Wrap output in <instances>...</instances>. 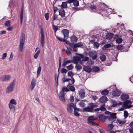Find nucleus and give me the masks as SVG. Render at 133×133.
<instances>
[{
	"mask_svg": "<svg viewBox=\"0 0 133 133\" xmlns=\"http://www.w3.org/2000/svg\"><path fill=\"white\" fill-rule=\"evenodd\" d=\"M76 55H78V56H74V60L79 61L81 60V58H83V55L82 54H79L77 53H76Z\"/></svg>",
	"mask_w": 133,
	"mask_h": 133,
	"instance_id": "obj_17",
	"label": "nucleus"
},
{
	"mask_svg": "<svg viewBox=\"0 0 133 133\" xmlns=\"http://www.w3.org/2000/svg\"><path fill=\"white\" fill-rule=\"evenodd\" d=\"M72 64H71L67 66L66 67L67 69H68V70H71L73 69L74 67V66Z\"/></svg>",
	"mask_w": 133,
	"mask_h": 133,
	"instance_id": "obj_40",
	"label": "nucleus"
},
{
	"mask_svg": "<svg viewBox=\"0 0 133 133\" xmlns=\"http://www.w3.org/2000/svg\"><path fill=\"white\" fill-rule=\"evenodd\" d=\"M124 116L125 118H127L128 116V112L126 110H125L124 111Z\"/></svg>",
	"mask_w": 133,
	"mask_h": 133,
	"instance_id": "obj_52",
	"label": "nucleus"
},
{
	"mask_svg": "<svg viewBox=\"0 0 133 133\" xmlns=\"http://www.w3.org/2000/svg\"><path fill=\"white\" fill-rule=\"evenodd\" d=\"M100 58L101 61H104L106 60V57L105 55H103L101 56Z\"/></svg>",
	"mask_w": 133,
	"mask_h": 133,
	"instance_id": "obj_37",
	"label": "nucleus"
},
{
	"mask_svg": "<svg viewBox=\"0 0 133 133\" xmlns=\"http://www.w3.org/2000/svg\"><path fill=\"white\" fill-rule=\"evenodd\" d=\"M97 117H95L93 116H92L89 117L88 118V123L90 125H93L96 126H98V124L96 122L92 121H93L95 120L98 118Z\"/></svg>",
	"mask_w": 133,
	"mask_h": 133,
	"instance_id": "obj_1",
	"label": "nucleus"
},
{
	"mask_svg": "<svg viewBox=\"0 0 133 133\" xmlns=\"http://www.w3.org/2000/svg\"><path fill=\"white\" fill-rule=\"evenodd\" d=\"M40 52V50H39L35 54V55L34 56V57L35 59H36L38 58Z\"/></svg>",
	"mask_w": 133,
	"mask_h": 133,
	"instance_id": "obj_44",
	"label": "nucleus"
},
{
	"mask_svg": "<svg viewBox=\"0 0 133 133\" xmlns=\"http://www.w3.org/2000/svg\"><path fill=\"white\" fill-rule=\"evenodd\" d=\"M69 45L71 48H76L75 44L70 43H69Z\"/></svg>",
	"mask_w": 133,
	"mask_h": 133,
	"instance_id": "obj_51",
	"label": "nucleus"
},
{
	"mask_svg": "<svg viewBox=\"0 0 133 133\" xmlns=\"http://www.w3.org/2000/svg\"><path fill=\"white\" fill-rule=\"evenodd\" d=\"M24 8V4H23L21 10V11L20 14L21 23V24H22V21H23V14Z\"/></svg>",
	"mask_w": 133,
	"mask_h": 133,
	"instance_id": "obj_18",
	"label": "nucleus"
},
{
	"mask_svg": "<svg viewBox=\"0 0 133 133\" xmlns=\"http://www.w3.org/2000/svg\"><path fill=\"white\" fill-rule=\"evenodd\" d=\"M74 105H76V104L70 103L68 104L67 111L68 113L70 114H71L72 112V108H74Z\"/></svg>",
	"mask_w": 133,
	"mask_h": 133,
	"instance_id": "obj_5",
	"label": "nucleus"
},
{
	"mask_svg": "<svg viewBox=\"0 0 133 133\" xmlns=\"http://www.w3.org/2000/svg\"><path fill=\"white\" fill-rule=\"evenodd\" d=\"M74 115L76 116L79 117L80 116V115L78 114V112L80 111V109L77 108L76 105L74 106Z\"/></svg>",
	"mask_w": 133,
	"mask_h": 133,
	"instance_id": "obj_13",
	"label": "nucleus"
},
{
	"mask_svg": "<svg viewBox=\"0 0 133 133\" xmlns=\"http://www.w3.org/2000/svg\"><path fill=\"white\" fill-rule=\"evenodd\" d=\"M49 14L48 13H46L45 15V17L47 20H48L49 18Z\"/></svg>",
	"mask_w": 133,
	"mask_h": 133,
	"instance_id": "obj_54",
	"label": "nucleus"
},
{
	"mask_svg": "<svg viewBox=\"0 0 133 133\" xmlns=\"http://www.w3.org/2000/svg\"><path fill=\"white\" fill-rule=\"evenodd\" d=\"M132 102L130 100H126L124 102L123 105L125 109H127L131 108L132 107L131 105H128V104H132Z\"/></svg>",
	"mask_w": 133,
	"mask_h": 133,
	"instance_id": "obj_7",
	"label": "nucleus"
},
{
	"mask_svg": "<svg viewBox=\"0 0 133 133\" xmlns=\"http://www.w3.org/2000/svg\"><path fill=\"white\" fill-rule=\"evenodd\" d=\"M114 127V126L112 123H111V124L108 125V127L109 131L111 130H112Z\"/></svg>",
	"mask_w": 133,
	"mask_h": 133,
	"instance_id": "obj_39",
	"label": "nucleus"
},
{
	"mask_svg": "<svg viewBox=\"0 0 133 133\" xmlns=\"http://www.w3.org/2000/svg\"><path fill=\"white\" fill-rule=\"evenodd\" d=\"M97 52L96 51H94L90 52L89 53V56L92 58L93 59H95L97 58Z\"/></svg>",
	"mask_w": 133,
	"mask_h": 133,
	"instance_id": "obj_10",
	"label": "nucleus"
},
{
	"mask_svg": "<svg viewBox=\"0 0 133 133\" xmlns=\"http://www.w3.org/2000/svg\"><path fill=\"white\" fill-rule=\"evenodd\" d=\"M66 52L67 55L68 56L70 55L71 54V52L70 51L67 50H66Z\"/></svg>",
	"mask_w": 133,
	"mask_h": 133,
	"instance_id": "obj_61",
	"label": "nucleus"
},
{
	"mask_svg": "<svg viewBox=\"0 0 133 133\" xmlns=\"http://www.w3.org/2000/svg\"><path fill=\"white\" fill-rule=\"evenodd\" d=\"M67 7V3L66 2H63L62 5H61L62 8H66Z\"/></svg>",
	"mask_w": 133,
	"mask_h": 133,
	"instance_id": "obj_34",
	"label": "nucleus"
},
{
	"mask_svg": "<svg viewBox=\"0 0 133 133\" xmlns=\"http://www.w3.org/2000/svg\"><path fill=\"white\" fill-rule=\"evenodd\" d=\"M73 3L75 6L77 7L79 5V2L77 0H74Z\"/></svg>",
	"mask_w": 133,
	"mask_h": 133,
	"instance_id": "obj_33",
	"label": "nucleus"
},
{
	"mask_svg": "<svg viewBox=\"0 0 133 133\" xmlns=\"http://www.w3.org/2000/svg\"><path fill=\"white\" fill-rule=\"evenodd\" d=\"M17 103V102L15 99H12L10 101L9 104V107L12 112H15V107L14 105H16Z\"/></svg>",
	"mask_w": 133,
	"mask_h": 133,
	"instance_id": "obj_4",
	"label": "nucleus"
},
{
	"mask_svg": "<svg viewBox=\"0 0 133 133\" xmlns=\"http://www.w3.org/2000/svg\"><path fill=\"white\" fill-rule=\"evenodd\" d=\"M53 28L55 32H56L58 29V27L54 25L53 26Z\"/></svg>",
	"mask_w": 133,
	"mask_h": 133,
	"instance_id": "obj_56",
	"label": "nucleus"
},
{
	"mask_svg": "<svg viewBox=\"0 0 133 133\" xmlns=\"http://www.w3.org/2000/svg\"><path fill=\"white\" fill-rule=\"evenodd\" d=\"M121 98L123 101H125L128 99L129 97V95L127 94L123 93L121 96Z\"/></svg>",
	"mask_w": 133,
	"mask_h": 133,
	"instance_id": "obj_16",
	"label": "nucleus"
},
{
	"mask_svg": "<svg viewBox=\"0 0 133 133\" xmlns=\"http://www.w3.org/2000/svg\"><path fill=\"white\" fill-rule=\"evenodd\" d=\"M41 67L40 66H39L38 68V69L37 71V77L39 76V75L41 72Z\"/></svg>",
	"mask_w": 133,
	"mask_h": 133,
	"instance_id": "obj_38",
	"label": "nucleus"
},
{
	"mask_svg": "<svg viewBox=\"0 0 133 133\" xmlns=\"http://www.w3.org/2000/svg\"><path fill=\"white\" fill-rule=\"evenodd\" d=\"M90 105V107L89 106H88L84 109V110L85 111L92 112L93 111L94 108H97L98 107V105L95 104L93 103H91Z\"/></svg>",
	"mask_w": 133,
	"mask_h": 133,
	"instance_id": "obj_2",
	"label": "nucleus"
},
{
	"mask_svg": "<svg viewBox=\"0 0 133 133\" xmlns=\"http://www.w3.org/2000/svg\"><path fill=\"white\" fill-rule=\"evenodd\" d=\"M107 98L105 96L101 97L99 99V101L102 103H104L107 101Z\"/></svg>",
	"mask_w": 133,
	"mask_h": 133,
	"instance_id": "obj_21",
	"label": "nucleus"
},
{
	"mask_svg": "<svg viewBox=\"0 0 133 133\" xmlns=\"http://www.w3.org/2000/svg\"><path fill=\"white\" fill-rule=\"evenodd\" d=\"M62 32L64 35V38H67L68 37L69 31L68 30L64 29L62 31Z\"/></svg>",
	"mask_w": 133,
	"mask_h": 133,
	"instance_id": "obj_15",
	"label": "nucleus"
},
{
	"mask_svg": "<svg viewBox=\"0 0 133 133\" xmlns=\"http://www.w3.org/2000/svg\"><path fill=\"white\" fill-rule=\"evenodd\" d=\"M116 115V113H112L110 114V116L109 117L108 120L109 121H112L111 123H112L115 119L117 118Z\"/></svg>",
	"mask_w": 133,
	"mask_h": 133,
	"instance_id": "obj_9",
	"label": "nucleus"
},
{
	"mask_svg": "<svg viewBox=\"0 0 133 133\" xmlns=\"http://www.w3.org/2000/svg\"><path fill=\"white\" fill-rule=\"evenodd\" d=\"M90 43H94V45L96 48H98L99 46V43L94 42V40H91Z\"/></svg>",
	"mask_w": 133,
	"mask_h": 133,
	"instance_id": "obj_27",
	"label": "nucleus"
},
{
	"mask_svg": "<svg viewBox=\"0 0 133 133\" xmlns=\"http://www.w3.org/2000/svg\"><path fill=\"white\" fill-rule=\"evenodd\" d=\"M109 91L107 90H104L101 92V93L104 95H107L109 93Z\"/></svg>",
	"mask_w": 133,
	"mask_h": 133,
	"instance_id": "obj_36",
	"label": "nucleus"
},
{
	"mask_svg": "<svg viewBox=\"0 0 133 133\" xmlns=\"http://www.w3.org/2000/svg\"><path fill=\"white\" fill-rule=\"evenodd\" d=\"M69 91V89L68 88H67V87H64L62 89V90L60 92L61 93L64 94V92H67Z\"/></svg>",
	"mask_w": 133,
	"mask_h": 133,
	"instance_id": "obj_32",
	"label": "nucleus"
},
{
	"mask_svg": "<svg viewBox=\"0 0 133 133\" xmlns=\"http://www.w3.org/2000/svg\"><path fill=\"white\" fill-rule=\"evenodd\" d=\"M99 118L101 121L104 122L106 118L104 116L101 115L99 116Z\"/></svg>",
	"mask_w": 133,
	"mask_h": 133,
	"instance_id": "obj_29",
	"label": "nucleus"
},
{
	"mask_svg": "<svg viewBox=\"0 0 133 133\" xmlns=\"http://www.w3.org/2000/svg\"><path fill=\"white\" fill-rule=\"evenodd\" d=\"M113 34L111 33H109L107 34L106 38L108 40H110L113 37Z\"/></svg>",
	"mask_w": 133,
	"mask_h": 133,
	"instance_id": "obj_26",
	"label": "nucleus"
},
{
	"mask_svg": "<svg viewBox=\"0 0 133 133\" xmlns=\"http://www.w3.org/2000/svg\"><path fill=\"white\" fill-rule=\"evenodd\" d=\"M118 123L121 124V125H124L126 122L125 121L121 120L119 119H118L117 120Z\"/></svg>",
	"mask_w": 133,
	"mask_h": 133,
	"instance_id": "obj_31",
	"label": "nucleus"
},
{
	"mask_svg": "<svg viewBox=\"0 0 133 133\" xmlns=\"http://www.w3.org/2000/svg\"><path fill=\"white\" fill-rule=\"evenodd\" d=\"M83 45V43L82 42H79L78 43L75 44L76 48L82 46Z\"/></svg>",
	"mask_w": 133,
	"mask_h": 133,
	"instance_id": "obj_30",
	"label": "nucleus"
},
{
	"mask_svg": "<svg viewBox=\"0 0 133 133\" xmlns=\"http://www.w3.org/2000/svg\"><path fill=\"white\" fill-rule=\"evenodd\" d=\"M59 15L62 17H64L65 16V12L64 9H61L59 10Z\"/></svg>",
	"mask_w": 133,
	"mask_h": 133,
	"instance_id": "obj_20",
	"label": "nucleus"
},
{
	"mask_svg": "<svg viewBox=\"0 0 133 133\" xmlns=\"http://www.w3.org/2000/svg\"><path fill=\"white\" fill-rule=\"evenodd\" d=\"M82 61H88L89 59V57H83V58H82Z\"/></svg>",
	"mask_w": 133,
	"mask_h": 133,
	"instance_id": "obj_50",
	"label": "nucleus"
},
{
	"mask_svg": "<svg viewBox=\"0 0 133 133\" xmlns=\"http://www.w3.org/2000/svg\"><path fill=\"white\" fill-rule=\"evenodd\" d=\"M71 79H66L64 77L62 79V81L63 82H65L69 81Z\"/></svg>",
	"mask_w": 133,
	"mask_h": 133,
	"instance_id": "obj_53",
	"label": "nucleus"
},
{
	"mask_svg": "<svg viewBox=\"0 0 133 133\" xmlns=\"http://www.w3.org/2000/svg\"><path fill=\"white\" fill-rule=\"evenodd\" d=\"M66 58H65L63 60V62L62 64V66L64 67L66 65L68 64L71 63H77L76 62H74V60H66Z\"/></svg>",
	"mask_w": 133,
	"mask_h": 133,
	"instance_id": "obj_12",
	"label": "nucleus"
},
{
	"mask_svg": "<svg viewBox=\"0 0 133 133\" xmlns=\"http://www.w3.org/2000/svg\"><path fill=\"white\" fill-rule=\"evenodd\" d=\"M100 108V110L101 111H105L106 110V109L103 106H102Z\"/></svg>",
	"mask_w": 133,
	"mask_h": 133,
	"instance_id": "obj_60",
	"label": "nucleus"
},
{
	"mask_svg": "<svg viewBox=\"0 0 133 133\" xmlns=\"http://www.w3.org/2000/svg\"><path fill=\"white\" fill-rule=\"evenodd\" d=\"M79 94L81 99H83L84 98L85 95V92L83 90H81L79 92Z\"/></svg>",
	"mask_w": 133,
	"mask_h": 133,
	"instance_id": "obj_24",
	"label": "nucleus"
},
{
	"mask_svg": "<svg viewBox=\"0 0 133 133\" xmlns=\"http://www.w3.org/2000/svg\"><path fill=\"white\" fill-rule=\"evenodd\" d=\"M41 43L42 46L43 47L44 45L45 38L43 30L42 28L41 29Z\"/></svg>",
	"mask_w": 133,
	"mask_h": 133,
	"instance_id": "obj_8",
	"label": "nucleus"
},
{
	"mask_svg": "<svg viewBox=\"0 0 133 133\" xmlns=\"http://www.w3.org/2000/svg\"><path fill=\"white\" fill-rule=\"evenodd\" d=\"M16 81V79H14L9 85V92H12L14 91Z\"/></svg>",
	"mask_w": 133,
	"mask_h": 133,
	"instance_id": "obj_6",
	"label": "nucleus"
},
{
	"mask_svg": "<svg viewBox=\"0 0 133 133\" xmlns=\"http://www.w3.org/2000/svg\"><path fill=\"white\" fill-rule=\"evenodd\" d=\"M116 42L118 44L121 43L122 41V38H118L116 40Z\"/></svg>",
	"mask_w": 133,
	"mask_h": 133,
	"instance_id": "obj_45",
	"label": "nucleus"
},
{
	"mask_svg": "<svg viewBox=\"0 0 133 133\" xmlns=\"http://www.w3.org/2000/svg\"><path fill=\"white\" fill-rule=\"evenodd\" d=\"M36 79L34 78H33L31 81V84L30 85V88L31 90H32L34 89L36 86Z\"/></svg>",
	"mask_w": 133,
	"mask_h": 133,
	"instance_id": "obj_14",
	"label": "nucleus"
},
{
	"mask_svg": "<svg viewBox=\"0 0 133 133\" xmlns=\"http://www.w3.org/2000/svg\"><path fill=\"white\" fill-rule=\"evenodd\" d=\"M68 76H70L71 78H73L74 73L72 71H70L68 72Z\"/></svg>",
	"mask_w": 133,
	"mask_h": 133,
	"instance_id": "obj_41",
	"label": "nucleus"
},
{
	"mask_svg": "<svg viewBox=\"0 0 133 133\" xmlns=\"http://www.w3.org/2000/svg\"><path fill=\"white\" fill-rule=\"evenodd\" d=\"M8 75H5L4 77V78L3 77H2L1 78L0 80L3 81H4L8 80Z\"/></svg>",
	"mask_w": 133,
	"mask_h": 133,
	"instance_id": "obj_35",
	"label": "nucleus"
},
{
	"mask_svg": "<svg viewBox=\"0 0 133 133\" xmlns=\"http://www.w3.org/2000/svg\"><path fill=\"white\" fill-rule=\"evenodd\" d=\"M99 70V67L97 66L94 67L92 68V70L95 72H97Z\"/></svg>",
	"mask_w": 133,
	"mask_h": 133,
	"instance_id": "obj_47",
	"label": "nucleus"
},
{
	"mask_svg": "<svg viewBox=\"0 0 133 133\" xmlns=\"http://www.w3.org/2000/svg\"><path fill=\"white\" fill-rule=\"evenodd\" d=\"M121 94V91L117 89L113 90L112 92V95L115 96H119Z\"/></svg>",
	"mask_w": 133,
	"mask_h": 133,
	"instance_id": "obj_11",
	"label": "nucleus"
},
{
	"mask_svg": "<svg viewBox=\"0 0 133 133\" xmlns=\"http://www.w3.org/2000/svg\"><path fill=\"white\" fill-rule=\"evenodd\" d=\"M57 38L59 41H61L62 42H65L66 43L68 44L70 43L69 42V41L66 40L65 39V38H62L61 37H59L57 36H56Z\"/></svg>",
	"mask_w": 133,
	"mask_h": 133,
	"instance_id": "obj_22",
	"label": "nucleus"
},
{
	"mask_svg": "<svg viewBox=\"0 0 133 133\" xmlns=\"http://www.w3.org/2000/svg\"><path fill=\"white\" fill-rule=\"evenodd\" d=\"M6 53H4L1 59H4L6 57Z\"/></svg>",
	"mask_w": 133,
	"mask_h": 133,
	"instance_id": "obj_59",
	"label": "nucleus"
},
{
	"mask_svg": "<svg viewBox=\"0 0 133 133\" xmlns=\"http://www.w3.org/2000/svg\"><path fill=\"white\" fill-rule=\"evenodd\" d=\"M85 101L83 100L82 101L80 102L79 103V105L82 107H84L85 106V104L83 102V101Z\"/></svg>",
	"mask_w": 133,
	"mask_h": 133,
	"instance_id": "obj_42",
	"label": "nucleus"
},
{
	"mask_svg": "<svg viewBox=\"0 0 133 133\" xmlns=\"http://www.w3.org/2000/svg\"><path fill=\"white\" fill-rule=\"evenodd\" d=\"M117 48L118 50H122L123 49V47L122 45H119L117 46Z\"/></svg>",
	"mask_w": 133,
	"mask_h": 133,
	"instance_id": "obj_46",
	"label": "nucleus"
},
{
	"mask_svg": "<svg viewBox=\"0 0 133 133\" xmlns=\"http://www.w3.org/2000/svg\"><path fill=\"white\" fill-rule=\"evenodd\" d=\"M64 94L61 93V92L59 95V97L60 100L63 102H65V100L64 97Z\"/></svg>",
	"mask_w": 133,
	"mask_h": 133,
	"instance_id": "obj_19",
	"label": "nucleus"
},
{
	"mask_svg": "<svg viewBox=\"0 0 133 133\" xmlns=\"http://www.w3.org/2000/svg\"><path fill=\"white\" fill-rule=\"evenodd\" d=\"M72 79H71V82H69V83H71V84L72 85V84H74L75 82V80L74 78H72Z\"/></svg>",
	"mask_w": 133,
	"mask_h": 133,
	"instance_id": "obj_57",
	"label": "nucleus"
},
{
	"mask_svg": "<svg viewBox=\"0 0 133 133\" xmlns=\"http://www.w3.org/2000/svg\"><path fill=\"white\" fill-rule=\"evenodd\" d=\"M83 70L89 73L91 72L92 70L91 68L89 66H85L84 67Z\"/></svg>",
	"mask_w": 133,
	"mask_h": 133,
	"instance_id": "obj_25",
	"label": "nucleus"
},
{
	"mask_svg": "<svg viewBox=\"0 0 133 133\" xmlns=\"http://www.w3.org/2000/svg\"><path fill=\"white\" fill-rule=\"evenodd\" d=\"M75 67L78 71H79L82 68V66L78 64H77L75 66Z\"/></svg>",
	"mask_w": 133,
	"mask_h": 133,
	"instance_id": "obj_43",
	"label": "nucleus"
},
{
	"mask_svg": "<svg viewBox=\"0 0 133 133\" xmlns=\"http://www.w3.org/2000/svg\"><path fill=\"white\" fill-rule=\"evenodd\" d=\"M68 88L69 89V90H70L72 92H74L75 91V89L74 86H73L71 84V83H69V84L67 86Z\"/></svg>",
	"mask_w": 133,
	"mask_h": 133,
	"instance_id": "obj_23",
	"label": "nucleus"
},
{
	"mask_svg": "<svg viewBox=\"0 0 133 133\" xmlns=\"http://www.w3.org/2000/svg\"><path fill=\"white\" fill-rule=\"evenodd\" d=\"M90 8L92 9H96V6L94 5H92L90 6Z\"/></svg>",
	"mask_w": 133,
	"mask_h": 133,
	"instance_id": "obj_63",
	"label": "nucleus"
},
{
	"mask_svg": "<svg viewBox=\"0 0 133 133\" xmlns=\"http://www.w3.org/2000/svg\"><path fill=\"white\" fill-rule=\"evenodd\" d=\"M14 56V54L12 53H11L10 56V58H9V60L10 61H11L13 57Z\"/></svg>",
	"mask_w": 133,
	"mask_h": 133,
	"instance_id": "obj_55",
	"label": "nucleus"
},
{
	"mask_svg": "<svg viewBox=\"0 0 133 133\" xmlns=\"http://www.w3.org/2000/svg\"><path fill=\"white\" fill-rule=\"evenodd\" d=\"M129 131L130 133H133V128L129 129Z\"/></svg>",
	"mask_w": 133,
	"mask_h": 133,
	"instance_id": "obj_64",
	"label": "nucleus"
},
{
	"mask_svg": "<svg viewBox=\"0 0 133 133\" xmlns=\"http://www.w3.org/2000/svg\"><path fill=\"white\" fill-rule=\"evenodd\" d=\"M68 71V70L66 69L62 68L61 70V72L62 74L66 73Z\"/></svg>",
	"mask_w": 133,
	"mask_h": 133,
	"instance_id": "obj_48",
	"label": "nucleus"
},
{
	"mask_svg": "<svg viewBox=\"0 0 133 133\" xmlns=\"http://www.w3.org/2000/svg\"><path fill=\"white\" fill-rule=\"evenodd\" d=\"M54 18H53V20H56L57 18L58 17V15H57L56 14H55V13H54Z\"/></svg>",
	"mask_w": 133,
	"mask_h": 133,
	"instance_id": "obj_58",
	"label": "nucleus"
},
{
	"mask_svg": "<svg viewBox=\"0 0 133 133\" xmlns=\"http://www.w3.org/2000/svg\"><path fill=\"white\" fill-rule=\"evenodd\" d=\"M71 41L72 42H77L78 39L77 37L75 35H73L71 38Z\"/></svg>",
	"mask_w": 133,
	"mask_h": 133,
	"instance_id": "obj_28",
	"label": "nucleus"
},
{
	"mask_svg": "<svg viewBox=\"0 0 133 133\" xmlns=\"http://www.w3.org/2000/svg\"><path fill=\"white\" fill-rule=\"evenodd\" d=\"M70 100L72 102L74 101V97L73 96H71L70 98Z\"/></svg>",
	"mask_w": 133,
	"mask_h": 133,
	"instance_id": "obj_62",
	"label": "nucleus"
},
{
	"mask_svg": "<svg viewBox=\"0 0 133 133\" xmlns=\"http://www.w3.org/2000/svg\"><path fill=\"white\" fill-rule=\"evenodd\" d=\"M25 35L24 33L22 34L20 41L19 50L21 52L23 51V45L24 43Z\"/></svg>",
	"mask_w": 133,
	"mask_h": 133,
	"instance_id": "obj_3",
	"label": "nucleus"
},
{
	"mask_svg": "<svg viewBox=\"0 0 133 133\" xmlns=\"http://www.w3.org/2000/svg\"><path fill=\"white\" fill-rule=\"evenodd\" d=\"M111 44L110 43H108L105 44L103 47L105 48H107L111 47Z\"/></svg>",
	"mask_w": 133,
	"mask_h": 133,
	"instance_id": "obj_49",
	"label": "nucleus"
}]
</instances>
